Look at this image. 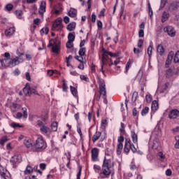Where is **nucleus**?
Segmentation results:
<instances>
[{
  "label": "nucleus",
  "instance_id": "obj_28",
  "mask_svg": "<svg viewBox=\"0 0 179 179\" xmlns=\"http://www.w3.org/2000/svg\"><path fill=\"white\" fill-rule=\"evenodd\" d=\"M52 131L53 132H56L57 129H58V123L57 122H54L51 124Z\"/></svg>",
  "mask_w": 179,
  "mask_h": 179
},
{
  "label": "nucleus",
  "instance_id": "obj_8",
  "mask_svg": "<svg viewBox=\"0 0 179 179\" xmlns=\"http://www.w3.org/2000/svg\"><path fill=\"white\" fill-rule=\"evenodd\" d=\"M106 94H107L106 91V84L104 83H101L99 84V95L96 97L97 101H100L101 96H106Z\"/></svg>",
  "mask_w": 179,
  "mask_h": 179
},
{
  "label": "nucleus",
  "instance_id": "obj_34",
  "mask_svg": "<svg viewBox=\"0 0 179 179\" xmlns=\"http://www.w3.org/2000/svg\"><path fill=\"white\" fill-rule=\"evenodd\" d=\"M10 127H12V128H23V125H20V124L15 122H12L10 124Z\"/></svg>",
  "mask_w": 179,
  "mask_h": 179
},
{
  "label": "nucleus",
  "instance_id": "obj_1",
  "mask_svg": "<svg viewBox=\"0 0 179 179\" xmlns=\"http://www.w3.org/2000/svg\"><path fill=\"white\" fill-rule=\"evenodd\" d=\"M17 56L15 57L14 59H10V54L9 52H5L3 56L5 59H0V62L1 66L4 68H13V66H16V65H19V64H22L23 62V53H20L19 52H17ZM8 59H10V61L6 64L5 63Z\"/></svg>",
  "mask_w": 179,
  "mask_h": 179
},
{
  "label": "nucleus",
  "instance_id": "obj_17",
  "mask_svg": "<svg viewBox=\"0 0 179 179\" xmlns=\"http://www.w3.org/2000/svg\"><path fill=\"white\" fill-rule=\"evenodd\" d=\"M178 8H179V2H173L169 6V9L171 10H177Z\"/></svg>",
  "mask_w": 179,
  "mask_h": 179
},
{
  "label": "nucleus",
  "instance_id": "obj_49",
  "mask_svg": "<svg viewBox=\"0 0 179 179\" xmlns=\"http://www.w3.org/2000/svg\"><path fill=\"white\" fill-rule=\"evenodd\" d=\"M176 143L175 144V148L176 149H179V136L176 137Z\"/></svg>",
  "mask_w": 179,
  "mask_h": 179
},
{
  "label": "nucleus",
  "instance_id": "obj_35",
  "mask_svg": "<svg viewBox=\"0 0 179 179\" xmlns=\"http://www.w3.org/2000/svg\"><path fill=\"white\" fill-rule=\"evenodd\" d=\"M160 148V143L157 141H154L153 145H152V149L157 150Z\"/></svg>",
  "mask_w": 179,
  "mask_h": 179
},
{
  "label": "nucleus",
  "instance_id": "obj_61",
  "mask_svg": "<svg viewBox=\"0 0 179 179\" xmlns=\"http://www.w3.org/2000/svg\"><path fill=\"white\" fill-rule=\"evenodd\" d=\"M39 166L41 170H45V167H47V164L42 163V164H40Z\"/></svg>",
  "mask_w": 179,
  "mask_h": 179
},
{
  "label": "nucleus",
  "instance_id": "obj_31",
  "mask_svg": "<svg viewBox=\"0 0 179 179\" xmlns=\"http://www.w3.org/2000/svg\"><path fill=\"white\" fill-rule=\"evenodd\" d=\"M110 168H106L103 170V176H110L111 174V170H110Z\"/></svg>",
  "mask_w": 179,
  "mask_h": 179
},
{
  "label": "nucleus",
  "instance_id": "obj_56",
  "mask_svg": "<svg viewBox=\"0 0 179 179\" xmlns=\"http://www.w3.org/2000/svg\"><path fill=\"white\" fill-rule=\"evenodd\" d=\"M75 58L77 61H79V62H83V56H76Z\"/></svg>",
  "mask_w": 179,
  "mask_h": 179
},
{
  "label": "nucleus",
  "instance_id": "obj_63",
  "mask_svg": "<svg viewBox=\"0 0 179 179\" xmlns=\"http://www.w3.org/2000/svg\"><path fill=\"white\" fill-rule=\"evenodd\" d=\"M64 22L66 23V24H68V23H69V17L65 16L64 18Z\"/></svg>",
  "mask_w": 179,
  "mask_h": 179
},
{
  "label": "nucleus",
  "instance_id": "obj_45",
  "mask_svg": "<svg viewBox=\"0 0 179 179\" xmlns=\"http://www.w3.org/2000/svg\"><path fill=\"white\" fill-rule=\"evenodd\" d=\"M49 29L48 28H43L41 30V34L43 36V34H48Z\"/></svg>",
  "mask_w": 179,
  "mask_h": 179
},
{
  "label": "nucleus",
  "instance_id": "obj_46",
  "mask_svg": "<svg viewBox=\"0 0 179 179\" xmlns=\"http://www.w3.org/2000/svg\"><path fill=\"white\" fill-rule=\"evenodd\" d=\"M52 50L53 52L57 53V52H58V51H59V47L58 46V45H55L52 48Z\"/></svg>",
  "mask_w": 179,
  "mask_h": 179
},
{
  "label": "nucleus",
  "instance_id": "obj_58",
  "mask_svg": "<svg viewBox=\"0 0 179 179\" xmlns=\"http://www.w3.org/2000/svg\"><path fill=\"white\" fill-rule=\"evenodd\" d=\"M94 170L96 171V173H99V171L101 170L100 166L94 165Z\"/></svg>",
  "mask_w": 179,
  "mask_h": 179
},
{
  "label": "nucleus",
  "instance_id": "obj_50",
  "mask_svg": "<svg viewBox=\"0 0 179 179\" xmlns=\"http://www.w3.org/2000/svg\"><path fill=\"white\" fill-rule=\"evenodd\" d=\"M145 100H146L147 103H150L152 101V95H150V94L146 95Z\"/></svg>",
  "mask_w": 179,
  "mask_h": 179
},
{
  "label": "nucleus",
  "instance_id": "obj_22",
  "mask_svg": "<svg viewBox=\"0 0 179 179\" xmlns=\"http://www.w3.org/2000/svg\"><path fill=\"white\" fill-rule=\"evenodd\" d=\"M24 144L25 145V146H27V148H31V146H33V143L31 142V139L30 138H26L24 141Z\"/></svg>",
  "mask_w": 179,
  "mask_h": 179
},
{
  "label": "nucleus",
  "instance_id": "obj_36",
  "mask_svg": "<svg viewBox=\"0 0 179 179\" xmlns=\"http://www.w3.org/2000/svg\"><path fill=\"white\" fill-rule=\"evenodd\" d=\"M15 15H16L17 17H18V19H22V16L23 15V11H22L21 10H16Z\"/></svg>",
  "mask_w": 179,
  "mask_h": 179
},
{
  "label": "nucleus",
  "instance_id": "obj_57",
  "mask_svg": "<svg viewBox=\"0 0 179 179\" xmlns=\"http://www.w3.org/2000/svg\"><path fill=\"white\" fill-rule=\"evenodd\" d=\"M143 45V40L140 39L138 42V48H142V46Z\"/></svg>",
  "mask_w": 179,
  "mask_h": 179
},
{
  "label": "nucleus",
  "instance_id": "obj_21",
  "mask_svg": "<svg viewBox=\"0 0 179 179\" xmlns=\"http://www.w3.org/2000/svg\"><path fill=\"white\" fill-rule=\"evenodd\" d=\"M15 27H10L8 29H6L5 31V35L6 36H12V34H13V33H15Z\"/></svg>",
  "mask_w": 179,
  "mask_h": 179
},
{
  "label": "nucleus",
  "instance_id": "obj_59",
  "mask_svg": "<svg viewBox=\"0 0 179 179\" xmlns=\"http://www.w3.org/2000/svg\"><path fill=\"white\" fill-rule=\"evenodd\" d=\"M82 174V167H79L78 173H77V179H80V176Z\"/></svg>",
  "mask_w": 179,
  "mask_h": 179
},
{
  "label": "nucleus",
  "instance_id": "obj_5",
  "mask_svg": "<svg viewBox=\"0 0 179 179\" xmlns=\"http://www.w3.org/2000/svg\"><path fill=\"white\" fill-rule=\"evenodd\" d=\"M64 26L62 25V18L58 17L52 24V30H62Z\"/></svg>",
  "mask_w": 179,
  "mask_h": 179
},
{
  "label": "nucleus",
  "instance_id": "obj_44",
  "mask_svg": "<svg viewBox=\"0 0 179 179\" xmlns=\"http://www.w3.org/2000/svg\"><path fill=\"white\" fill-rule=\"evenodd\" d=\"M66 45L67 48H72L73 47V42L72 41H68Z\"/></svg>",
  "mask_w": 179,
  "mask_h": 179
},
{
  "label": "nucleus",
  "instance_id": "obj_13",
  "mask_svg": "<svg viewBox=\"0 0 179 179\" xmlns=\"http://www.w3.org/2000/svg\"><path fill=\"white\" fill-rule=\"evenodd\" d=\"M166 54V49L163 45H158L157 46V55L163 57Z\"/></svg>",
  "mask_w": 179,
  "mask_h": 179
},
{
  "label": "nucleus",
  "instance_id": "obj_60",
  "mask_svg": "<svg viewBox=\"0 0 179 179\" xmlns=\"http://www.w3.org/2000/svg\"><path fill=\"white\" fill-rule=\"evenodd\" d=\"M23 117V114L20 112L17 113L15 118H17L18 120H20Z\"/></svg>",
  "mask_w": 179,
  "mask_h": 179
},
{
  "label": "nucleus",
  "instance_id": "obj_30",
  "mask_svg": "<svg viewBox=\"0 0 179 179\" xmlns=\"http://www.w3.org/2000/svg\"><path fill=\"white\" fill-rule=\"evenodd\" d=\"M169 86H170L169 83H166L164 85L162 86V90L159 92L160 93H164L167 89H169Z\"/></svg>",
  "mask_w": 179,
  "mask_h": 179
},
{
  "label": "nucleus",
  "instance_id": "obj_29",
  "mask_svg": "<svg viewBox=\"0 0 179 179\" xmlns=\"http://www.w3.org/2000/svg\"><path fill=\"white\" fill-rule=\"evenodd\" d=\"M70 89L73 96H74V97H76L78 96V90L72 86H70Z\"/></svg>",
  "mask_w": 179,
  "mask_h": 179
},
{
  "label": "nucleus",
  "instance_id": "obj_64",
  "mask_svg": "<svg viewBox=\"0 0 179 179\" xmlns=\"http://www.w3.org/2000/svg\"><path fill=\"white\" fill-rule=\"evenodd\" d=\"M1 177H3L4 179H10V175L9 174L6 175V173H4V175H1Z\"/></svg>",
  "mask_w": 179,
  "mask_h": 179
},
{
  "label": "nucleus",
  "instance_id": "obj_2",
  "mask_svg": "<svg viewBox=\"0 0 179 179\" xmlns=\"http://www.w3.org/2000/svg\"><path fill=\"white\" fill-rule=\"evenodd\" d=\"M108 55L109 57H114L115 58H117L118 57L117 54L113 53L109 51H104L103 53V57H102V65H101V72L104 75V66L107 65V59H108Z\"/></svg>",
  "mask_w": 179,
  "mask_h": 179
},
{
  "label": "nucleus",
  "instance_id": "obj_38",
  "mask_svg": "<svg viewBox=\"0 0 179 179\" xmlns=\"http://www.w3.org/2000/svg\"><path fill=\"white\" fill-rule=\"evenodd\" d=\"M10 110L11 111H13V113H16V111L19 110V108H17V104H13L10 107Z\"/></svg>",
  "mask_w": 179,
  "mask_h": 179
},
{
  "label": "nucleus",
  "instance_id": "obj_37",
  "mask_svg": "<svg viewBox=\"0 0 179 179\" xmlns=\"http://www.w3.org/2000/svg\"><path fill=\"white\" fill-rule=\"evenodd\" d=\"M68 40L69 41H75V35L72 33H69L68 35Z\"/></svg>",
  "mask_w": 179,
  "mask_h": 179
},
{
  "label": "nucleus",
  "instance_id": "obj_23",
  "mask_svg": "<svg viewBox=\"0 0 179 179\" xmlns=\"http://www.w3.org/2000/svg\"><path fill=\"white\" fill-rule=\"evenodd\" d=\"M169 13L164 11L162 13V23H164V22H167V19H169Z\"/></svg>",
  "mask_w": 179,
  "mask_h": 179
},
{
  "label": "nucleus",
  "instance_id": "obj_40",
  "mask_svg": "<svg viewBox=\"0 0 179 179\" xmlns=\"http://www.w3.org/2000/svg\"><path fill=\"white\" fill-rule=\"evenodd\" d=\"M136 99H138V92H134L133 93V96H132V98H131V101L135 103V101H136Z\"/></svg>",
  "mask_w": 179,
  "mask_h": 179
},
{
  "label": "nucleus",
  "instance_id": "obj_12",
  "mask_svg": "<svg viewBox=\"0 0 179 179\" xmlns=\"http://www.w3.org/2000/svg\"><path fill=\"white\" fill-rule=\"evenodd\" d=\"M173 57H174V52L171 51L168 54V57H167V59H166V63H165L166 68H169V66H170L171 64Z\"/></svg>",
  "mask_w": 179,
  "mask_h": 179
},
{
  "label": "nucleus",
  "instance_id": "obj_54",
  "mask_svg": "<svg viewBox=\"0 0 179 179\" xmlns=\"http://www.w3.org/2000/svg\"><path fill=\"white\" fill-rule=\"evenodd\" d=\"M80 79L82 80H85V82H89V78H87L86 76H85V75H81L80 76Z\"/></svg>",
  "mask_w": 179,
  "mask_h": 179
},
{
  "label": "nucleus",
  "instance_id": "obj_19",
  "mask_svg": "<svg viewBox=\"0 0 179 179\" xmlns=\"http://www.w3.org/2000/svg\"><path fill=\"white\" fill-rule=\"evenodd\" d=\"M100 136H101V132L96 131L95 134L92 137V141L96 142L100 139Z\"/></svg>",
  "mask_w": 179,
  "mask_h": 179
},
{
  "label": "nucleus",
  "instance_id": "obj_15",
  "mask_svg": "<svg viewBox=\"0 0 179 179\" xmlns=\"http://www.w3.org/2000/svg\"><path fill=\"white\" fill-rule=\"evenodd\" d=\"M46 6H47V3H45V1H41V5L38 8L39 15H41L43 16V15H44V13H45Z\"/></svg>",
  "mask_w": 179,
  "mask_h": 179
},
{
  "label": "nucleus",
  "instance_id": "obj_51",
  "mask_svg": "<svg viewBox=\"0 0 179 179\" xmlns=\"http://www.w3.org/2000/svg\"><path fill=\"white\" fill-rule=\"evenodd\" d=\"M53 73H57V70H48V75L49 76H52Z\"/></svg>",
  "mask_w": 179,
  "mask_h": 179
},
{
  "label": "nucleus",
  "instance_id": "obj_26",
  "mask_svg": "<svg viewBox=\"0 0 179 179\" xmlns=\"http://www.w3.org/2000/svg\"><path fill=\"white\" fill-rule=\"evenodd\" d=\"M122 148H124V145H122V143H119L117 147V155H120V153H122Z\"/></svg>",
  "mask_w": 179,
  "mask_h": 179
},
{
  "label": "nucleus",
  "instance_id": "obj_9",
  "mask_svg": "<svg viewBox=\"0 0 179 179\" xmlns=\"http://www.w3.org/2000/svg\"><path fill=\"white\" fill-rule=\"evenodd\" d=\"M164 31L167 33L170 37H176V29L171 26H167L164 28Z\"/></svg>",
  "mask_w": 179,
  "mask_h": 179
},
{
  "label": "nucleus",
  "instance_id": "obj_6",
  "mask_svg": "<svg viewBox=\"0 0 179 179\" xmlns=\"http://www.w3.org/2000/svg\"><path fill=\"white\" fill-rule=\"evenodd\" d=\"M35 148L36 149H45L47 148V144L43 138L39 137L36 139Z\"/></svg>",
  "mask_w": 179,
  "mask_h": 179
},
{
  "label": "nucleus",
  "instance_id": "obj_33",
  "mask_svg": "<svg viewBox=\"0 0 179 179\" xmlns=\"http://www.w3.org/2000/svg\"><path fill=\"white\" fill-rule=\"evenodd\" d=\"M173 62H175V64H179V50L175 55Z\"/></svg>",
  "mask_w": 179,
  "mask_h": 179
},
{
  "label": "nucleus",
  "instance_id": "obj_16",
  "mask_svg": "<svg viewBox=\"0 0 179 179\" xmlns=\"http://www.w3.org/2000/svg\"><path fill=\"white\" fill-rule=\"evenodd\" d=\"M11 163H20L22 162V157L20 155H14L11 159Z\"/></svg>",
  "mask_w": 179,
  "mask_h": 179
},
{
  "label": "nucleus",
  "instance_id": "obj_7",
  "mask_svg": "<svg viewBox=\"0 0 179 179\" xmlns=\"http://www.w3.org/2000/svg\"><path fill=\"white\" fill-rule=\"evenodd\" d=\"M23 92L24 93L25 96H30L31 94L34 93V94H38V92L36 91L34 89H31L30 87V85L27 84L26 87L23 89Z\"/></svg>",
  "mask_w": 179,
  "mask_h": 179
},
{
  "label": "nucleus",
  "instance_id": "obj_11",
  "mask_svg": "<svg viewBox=\"0 0 179 179\" xmlns=\"http://www.w3.org/2000/svg\"><path fill=\"white\" fill-rule=\"evenodd\" d=\"M179 117V110L178 109H173L169 112V118L170 120H176Z\"/></svg>",
  "mask_w": 179,
  "mask_h": 179
},
{
  "label": "nucleus",
  "instance_id": "obj_20",
  "mask_svg": "<svg viewBox=\"0 0 179 179\" xmlns=\"http://www.w3.org/2000/svg\"><path fill=\"white\" fill-rule=\"evenodd\" d=\"M40 131L42 132V134L47 135V134H48V132L50 131V127L47 126H42L40 128Z\"/></svg>",
  "mask_w": 179,
  "mask_h": 179
},
{
  "label": "nucleus",
  "instance_id": "obj_24",
  "mask_svg": "<svg viewBox=\"0 0 179 179\" xmlns=\"http://www.w3.org/2000/svg\"><path fill=\"white\" fill-rule=\"evenodd\" d=\"M74 29H76V23L75 22H71L67 26V30L69 31H73Z\"/></svg>",
  "mask_w": 179,
  "mask_h": 179
},
{
  "label": "nucleus",
  "instance_id": "obj_27",
  "mask_svg": "<svg viewBox=\"0 0 179 179\" xmlns=\"http://www.w3.org/2000/svg\"><path fill=\"white\" fill-rule=\"evenodd\" d=\"M131 139L134 143H136L138 142V135L134 131H131Z\"/></svg>",
  "mask_w": 179,
  "mask_h": 179
},
{
  "label": "nucleus",
  "instance_id": "obj_39",
  "mask_svg": "<svg viewBox=\"0 0 179 179\" xmlns=\"http://www.w3.org/2000/svg\"><path fill=\"white\" fill-rule=\"evenodd\" d=\"M5 142H8V137L7 136H3L1 138L0 145H1V146H3Z\"/></svg>",
  "mask_w": 179,
  "mask_h": 179
},
{
  "label": "nucleus",
  "instance_id": "obj_10",
  "mask_svg": "<svg viewBox=\"0 0 179 179\" xmlns=\"http://www.w3.org/2000/svg\"><path fill=\"white\" fill-rule=\"evenodd\" d=\"M178 70L176 69V67L172 66L170 67L168 70H166V78H173V75H178Z\"/></svg>",
  "mask_w": 179,
  "mask_h": 179
},
{
  "label": "nucleus",
  "instance_id": "obj_4",
  "mask_svg": "<svg viewBox=\"0 0 179 179\" xmlns=\"http://www.w3.org/2000/svg\"><path fill=\"white\" fill-rule=\"evenodd\" d=\"M112 163H113V156H111L108 154H106L104 157L103 167L111 169Z\"/></svg>",
  "mask_w": 179,
  "mask_h": 179
},
{
  "label": "nucleus",
  "instance_id": "obj_62",
  "mask_svg": "<svg viewBox=\"0 0 179 179\" xmlns=\"http://www.w3.org/2000/svg\"><path fill=\"white\" fill-rule=\"evenodd\" d=\"M117 142L119 143H122V142H124V136H120L117 139Z\"/></svg>",
  "mask_w": 179,
  "mask_h": 179
},
{
  "label": "nucleus",
  "instance_id": "obj_41",
  "mask_svg": "<svg viewBox=\"0 0 179 179\" xmlns=\"http://www.w3.org/2000/svg\"><path fill=\"white\" fill-rule=\"evenodd\" d=\"M149 113V107H145V108H143L141 112V115H146V114H148Z\"/></svg>",
  "mask_w": 179,
  "mask_h": 179
},
{
  "label": "nucleus",
  "instance_id": "obj_3",
  "mask_svg": "<svg viewBox=\"0 0 179 179\" xmlns=\"http://www.w3.org/2000/svg\"><path fill=\"white\" fill-rule=\"evenodd\" d=\"M130 149L131 150H132L133 153H136V148H135V145H134V144L131 143V139L126 138L124 152L125 153H129Z\"/></svg>",
  "mask_w": 179,
  "mask_h": 179
},
{
  "label": "nucleus",
  "instance_id": "obj_14",
  "mask_svg": "<svg viewBox=\"0 0 179 179\" xmlns=\"http://www.w3.org/2000/svg\"><path fill=\"white\" fill-rule=\"evenodd\" d=\"M92 159L93 162H97L99 160V149L93 148L92 150Z\"/></svg>",
  "mask_w": 179,
  "mask_h": 179
},
{
  "label": "nucleus",
  "instance_id": "obj_52",
  "mask_svg": "<svg viewBox=\"0 0 179 179\" xmlns=\"http://www.w3.org/2000/svg\"><path fill=\"white\" fill-rule=\"evenodd\" d=\"M152 51H153V48L152 47V45H150L148 48V54L149 57L152 55Z\"/></svg>",
  "mask_w": 179,
  "mask_h": 179
},
{
  "label": "nucleus",
  "instance_id": "obj_25",
  "mask_svg": "<svg viewBox=\"0 0 179 179\" xmlns=\"http://www.w3.org/2000/svg\"><path fill=\"white\" fill-rule=\"evenodd\" d=\"M32 171H33V168L30 166H27L24 173L25 176H27L29 174H31Z\"/></svg>",
  "mask_w": 179,
  "mask_h": 179
},
{
  "label": "nucleus",
  "instance_id": "obj_48",
  "mask_svg": "<svg viewBox=\"0 0 179 179\" xmlns=\"http://www.w3.org/2000/svg\"><path fill=\"white\" fill-rule=\"evenodd\" d=\"M166 3H167V0H161L160 9H163L166 6Z\"/></svg>",
  "mask_w": 179,
  "mask_h": 179
},
{
  "label": "nucleus",
  "instance_id": "obj_32",
  "mask_svg": "<svg viewBox=\"0 0 179 179\" xmlns=\"http://www.w3.org/2000/svg\"><path fill=\"white\" fill-rule=\"evenodd\" d=\"M80 57H84L85 54H86V48H81L78 52Z\"/></svg>",
  "mask_w": 179,
  "mask_h": 179
},
{
  "label": "nucleus",
  "instance_id": "obj_18",
  "mask_svg": "<svg viewBox=\"0 0 179 179\" xmlns=\"http://www.w3.org/2000/svg\"><path fill=\"white\" fill-rule=\"evenodd\" d=\"M151 108L152 111H157L159 108V103L157 101L155 100L152 101Z\"/></svg>",
  "mask_w": 179,
  "mask_h": 179
},
{
  "label": "nucleus",
  "instance_id": "obj_47",
  "mask_svg": "<svg viewBox=\"0 0 179 179\" xmlns=\"http://www.w3.org/2000/svg\"><path fill=\"white\" fill-rule=\"evenodd\" d=\"M6 10L10 11L13 9V5L12 3H8L6 6Z\"/></svg>",
  "mask_w": 179,
  "mask_h": 179
},
{
  "label": "nucleus",
  "instance_id": "obj_55",
  "mask_svg": "<svg viewBox=\"0 0 179 179\" xmlns=\"http://www.w3.org/2000/svg\"><path fill=\"white\" fill-rule=\"evenodd\" d=\"M144 36H145V32H144L143 29H140L138 31V36L140 38H143V37H144Z\"/></svg>",
  "mask_w": 179,
  "mask_h": 179
},
{
  "label": "nucleus",
  "instance_id": "obj_53",
  "mask_svg": "<svg viewBox=\"0 0 179 179\" xmlns=\"http://www.w3.org/2000/svg\"><path fill=\"white\" fill-rule=\"evenodd\" d=\"M118 64H120V59H116L115 60L114 63L111 62L110 64H109V66H111L113 65H115V66H117Z\"/></svg>",
  "mask_w": 179,
  "mask_h": 179
},
{
  "label": "nucleus",
  "instance_id": "obj_42",
  "mask_svg": "<svg viewBox=\"0 0 179 179\" xmlns=\"http://www.w3.org/2000/svg\"><path fill=\"white\" fill-rule=\"evenodd\" d=\"M69 16H70V17H76V11L71 10L69 12Z\"/></svg>",
  "mask_w": 179,
  "mask_h": 179
},
{
  "label": "nucleus",
  "instance_id": "obj_43",
  "mask_svg": "<svg viewBox=\"0 0 179 179\" xmlns=\"http://www.w3.org/2000/svg\"><path fill=\"white\" fill-rule=\"evenodd\" d=\"M22 113H23V117L24 118H27V108H22Z\"/></svg>",
  "mask_w": 179,
  "mask_h": 179
}]
</instances>
